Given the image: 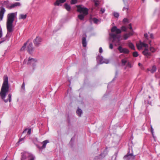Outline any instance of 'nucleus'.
Masks as SVG:
<instances>
[{"instance_id":"nucleus-5","label":"nucleus","mask_w":160,"mask_h":160,"mask_svg":"<svg viewBox=\"0 0 160 160\" xmlns=\"http://www.w3.org/2000/svg\"><path fill=\"white\" fill-rule=\"evenodd\" d=\"M136 46L138 50H140L144 48V50H148V45L145 43L142 42L141 40L137 41L136 43Z\"/></svg>"},{"instance_id":"nucleus-40","label":"nucleus","mask_w":160,"mask_h":160,"mask_svg":"<svg viewBox=\"0 0 160 160\" xmlns=\"http://www.w3.org/2000/svg\"><path fill=\"white\" fill-rule=\"evenodd\" d=\"M128 28L132 31V24L130 23L128 25Z\"/></svg>"},{"instance_id":"nucleus-57","label":"nucleus","mask_w":160,"mask_h":160,"mask_svg":"<svg viewBox=\"0 0 160 160\" xmlns=\"http://www.w3.org/2000/svg\"><path fill=\"white\" fill-rule=\"evenodd\" d=\"M28 51V52L29 53H31V52H32V51H30V50H29V51Z\"/></svg>"},{"instance_id":"nucleus-12","label":"nucleus","mask_w":160,"mask_h":160,"mask_svg":"<svg viewBox=\"0 0 160 160\" xmlns=\"http://www.w3.org/2000/svg\"><path fill=\"white\" fill-rule=\"evenodd\" d=\"M0 9H1L0 11V19L1 20H2L3 18L4 14L6 11V10L5 8L2 6L0 7Z\"/></svg>"},{"instance_id":"nucleus-47","label":"nucleus","mask_w":160,"mask_h":160,"mask_svg":"<svg viewBox=\"0 0 160 160\" xmlns=\"http://www.w3.org/2000/svg\"><path fill=\"white\" fill-rule=\"evenodd\" d=\"M144 36L145 37L147 38L148 37V35L147 33H145L144 34Z\"/></svg>"},{"instance_id":"nucleus-55","label":"nucleus","mask_w":160,"mask_h":160,"mask_svg":"<svg viewBox=\"0 0 160 160\" xmlns=\"http://www.w3.org/2000/svg\"><path fill=\"white\" fill-rule=\"evenodd\" d=\"M99 50H102V48L101 47H100L99 48Z\"/></svg>"},{"instance_id":"nucleus-11","label":"nucleus","mask_w":160,"mask_h":160,"mask_svg":"<svg viewBox=\"0 0 160 160\" xmlns=\"http://www.w3.org/2000/svg\"><path fill=\"white\" fill-rule=\"evenodd\" d=\"M37 62V60L36 59L29 58L28 60L27 64H32L33 67H34L36 65V62Z\"/></svg>"},{"instance_id":"nucleus-49","label":"nucleus","mask_w":160,"mask_h":160,"mask_svg":"<svg viewBox=\"0 0 160 160\" xmlns=\"http://www.w3.org/2000/svg\"><path fill=\"white\" fill-rule=\"evenodd\" d=\"M3 3L5 4H8V2H7V1H4V2H3Z\"/></svg>"},{"instance_id":"nucleus-37","label":"nucleus","mask_w":160,"mask_h":160,"mask_svg":"<svg viewBox=\"0 0 160 160\" xmlns=\"http://www.w3.org/2000/svg\"><path fill=\"white\" fill-rule=\"evenodd\" d=\"M2 35V29L0 27V38H1Z\"/></svg>"},{"instance_id":"nucleus-22","label":"nucleus","mask_w":160,"mask_h":160,"mask_svg":"<svg viewBox=\"0 0 160 160\" xmlns=\"http://www.w3.org/2000/svg\"><path fill=\"white\" fill-rule=\"evenodd\" d=\"M29 39H28L23 45L20 50H25L26 48V46L29 42Z\"/></svg>"},{"instance_id":"nucleus-17","label":"nucleus","mask_w":160,"mask_h":160,"mask_svg":"<svg viewBox=\"0 0 160 160\" xmlns=\"http://www.w3.org/2000/svg\"><path fill=\"white\" fill-rule=\"evenodd\" d=\"M128 47L132 49L135 50V47L131 41H128Z\"/></svg>"},{"instance_id":"nucleus-27","label":"nucleus","mask_w":160,"mask_h":160,"mask_svg":"<svg viewBox=\"0 0 160 160\" xmlns=\"http://www.w3.org/2000/svg\"><path fill=\"white\" fill-rule=\"evenodd\" d=\"M27 130H28V131L27 132L28 134L29 135L31 133V128H29V129L26 128V129H25L23 131V133H24Z\"/></svg>"},{"instance_id":"nucleus-26","label":"nucleus","mask_w":160,"mask_h":160,"mask_svg":"<svg viewBox=\"0 0 160 160\" xmlns=\"http://www.w3.org/2000/svg\"><path fill=\"white\" fill-rule=\"evenodd\" d=\"M129 37V35L128 33L124 34L123 37V39L124 40H127Z\"/></svg>"},{"instance_id":"nucleus-3","label":"nucleus","mask_w":160,"mask_h":160,"mask_svg":"<svg viewBox=\"0 0 160 160\" xmlns=\"http://www.w3.org/2000/svg\"><path fill=\"white\" fill-rule=\"evenodd\" d=\"M17 12L14 13H11L8 14L7 19V28L8 33L11 32H13V23L15 17L16 16ZM8 34L6 35V37L8 36Z\"/></svg>"},{"instance_id":"nucleus-8","label":"nucleus","mask_w":160,"mask_h":160,"mask_svg":"<svg viewBox=\"0 0 160 160\" xmlns=\"http://www.w3.org/2000/svg\"><path fill=\"white\" fill-rule=\"evenodd\" d=\"M96 58L97 62L100 64L103 63L108 64L109 62L108 60L103 59V57L99 55H98Z\"/></svg>"},{"instance_id":"nucleus-16","label":"nucleus","mask_w":160,"mask_h":160,"mask_svg":"<svg viewBox=\"0 0 160 160\" xmlns=\"http://www.w3.org/2000/svg\"><path fill=\"white\" fill-rule=\"evenodd\" d=\"M20 3L19 2H16L15 3L12 4L10 6H9L8 8L11 9L13 8H14L17 6H20Z\"/></svg>"},{"instance_id":"nucleus-43","label":"nucleus","mask_w":160,"mask_h":160,"mask_svg":"<svg viewBox=\"0 0 160 160\" xmlns=\"http://www.w3.org/2000/svg\"><path fill=\"white\" fill-rule=\"evenodd\" d=\"M66 0H59L61 3H63L66 1Z\"/></svg>"},{"instance_id":"nucleus-48","label":"nucleus","mask_w":160,"mask_h":160,"mask_svg":"<svg viewBox=\"0 0 160 160\" xmlns=\"http://www.w3.org/2000/svg\"><path fill=\"white\" fill-rule=\"evenodd\" d=\"M150 37L151 38H153V35L152 34H151L150 35Z\"/></svg>"},{"instance_id":"nucleus-32","label":"nucleus","mask_w":160,"mask_h":160,"mask_svg":"<svg viewBox=\"0 0 160 160\" xmlns=\"http://www.w3.org/2000/svg\"><path fill=\"white\" fill-rule=\"evenodd\" d=\"M122 22L124 23H129L128 19L127 18H124L122 21Z\"/></svg>"},{"instance_id":"nucleus-41","label":"nucleus","mask_w":160,"mask_h":160,"mask_svg":"<svg viewBox=\"0 0 160 160\" xmlns=\"http://www.w3.org/2000/svg\"><path fill=\"white\" fill-rule=\"evenodd\" d=\"M21 88L22 89H25V83L24 82H23V83L22 84Z\"/></svg>"},{"instance_id":"nucleus-53","label":"nucleus","mask_w":160,"mask_h":160,"mask_svg":"<svg viewBox=\"0 0 160 160\" xmlns=\"http://www.w3.org/2000/svg\"><path fill=\"white\" fill-rule=\"evenodd\" d=\"M74 138H71V141H72V140H74Z\"/></svg>"},{"instance_id":"nucleus-52","label":"nucleus","mask_w":160,"mask_h":160,"mask_svg":"<svg viewBox=\"0 0 160 160\" xmlns=\"http://www.w3.org/2000/svg\"><path fill=\"white\" fill-rule=\"evenodd\" d=\"M151 131H152V134H153V129L152 128V126H151Z\"/></svg>"},{"instance_id":"nucleus-59","label":"nucleus","mask_w":160,"mask_h":160,"mask_svg":"<svg viewBox=\"0 0 160 160\" xmlns=\"http://www.w3.org/2000/svg\"><path fill=\"white\" fill-rule=\"evenodd\" d=\"M68 122L69 123V122H70V120H69V119H68Z\"/></svg>"},{"instance_id":"nucleus-35","label":"nucleus","mask_w":160,"mask_h":160,"mask_svg":"<svg viewBox=\"0 0 160 160\" xmlns=\"http://www.w3.org/2000/svg\"><path fill=\"white\" fill-rule=\"evenodd\" d=\"M93 21L94 23H97L98 22V19L94 18H93Z\"/></svg>"},{"instance_id":"nucleus-36","label":"nucleus","mask_w":160,"mask_h":160,"mask_svg":"<svg viewBox=\"0 0 160 160\" xmlns=\"http://www.w3.org/2000/svg\"><path fill=\"white\" fill-rule=\"evenodd\" d=\"M138 55V52H135L133 53V55L134 57H137Z\"/></svg>"},{"instance_id":"nucleus-30","label":"nucleus","mask_w":160,"mask_h":160,"mask_svg":"<svg viewBox=\"0 0 160 160\" xmlns=\"http://www.w3.org/2000/svg\"><path fill=\"white\" fill-rule=\"evenodd\" d=\"M78 0H71L70 1V3L71 4H74L77 3Z\"/></svg>"},{"instance_id":"nucleus-60","label":"nucleus","mask_w":160,"mask_h":160,"mask_svg":"<svg viewBox=\"0 0 160 160\" xmlns=\"http://www.w3.org/2000/svg\"><path fill=\"white\" fill-rule=\"evenodd\" d=\"M143 2H144L145 0H142Z\"/></svg>"},{"instance_id":"nucleus-38","label":"nucleus","mask_w":160,"mask_h":160,"mask_svg":"<svg viewBox=\"0 0 160 160\" xmlns=\"http://www.w3.org/2000/svg\"><path fill=\"white\" fill-rule=\"evenodd\" d=\"M129 35V36L130 37V36H132V35H133V34H134V32H133V30L130 32H129V33H128Z\"/></svg>"},{"instance_id":"nucleus-61","label":"nucleus","mask_w":160,"mask_h":160,"mask_svg":"<svg viewBox=\"0 0 160 160\" xmlns=\"http://www.w3.org/2000/svg\"><path fill=\"white\" fill-rule=\"evenodd\" d=\"M159 84L160 85V82L159 83Z\"/></svg>"},{"instance_id":"nucleus-62","label":"nucleus","mask_w":160,"mask_h":160,"mask_svg":"<svg viewBox=\"0 0 160 160\" xmlns=\"http://www.w3.org/2000/svg\"><path fill=\"white\" fill-rule=\"evenodd\" d=\"M6 158H5L4 160H6Z\"/></svg>"},{"instance_id":"nucleus-29","label":"nucleus","mask_w":160,"mask_h":160,"mask_svg":"<svg viewBox=\"0 0 160 160\" xmlns=\"http://www.w3.org/2000/svg\"><path fill=\"white\" fill-rule=\"evenodd\" d=\"M124 3L125 6H129V4L128 3V0H122Z\"/></svg>"},{"instance_id":"nucleus-2","label":"nucleus","mask_w":160,"mask_h":160,"mask_svg":"<svg viewBox=\"0 0 160 160\" xmlns=\"http://www.w3.org/2000/svg\"><path fill=\"white\" fill-rule=\"evenodd\" d=\"M111 32L109 34L110 39L112 40L114 46H118V50H120V35H118L120 34V29L114 26L111 29Z\"/></svg>"},{"instance_id":"nucleus-10","label":"nucleus","mask_w":160,"mask_h":160,"mask_svg":"<svg viewBox=\"0 0 160 160\" xmlns=\"http://www.w3.org/2000/svg\"><path fill=\"white\" fill-rule=\"evenodd\" d=\"M42 38L39 36H37L33 40V43L36 47H38L42 42Z\"/></svg>"},{"instance_id":"nucleus-7","label":"nucleus","mask_w":160,"mask_h":160,"mask_svg":"<svg viewBox=\"0 0 160 160\" xmlns=\"http://www.w3.org/2000/svg\"><path fill=\"white\" fill-rule=\"evenodd\" d=\"M135 157V156L133 155L132 149H131V151L129 149L128 153L123 158L124 160H134Z\"/></svg>"},{"instance_id":"nucleus-9","label":"nucleus","mask_w":160,"mask_h":160,"mask_svg":"<svg viewBox=\"0 0 160 160\" xmlns=\"http://www.w3.org/2000/svg\"><path fill=\"white\" fill-rule=\"evenodd\" d=\"M122 65L125 66V69H126L127 68H131L132 67V65L127 59H125L122 60Z\"/></svg>"},{"instance_id":"nucleus-50","label":"nucleus","mask_w":160,"mask_h":160,"mask_svg":"<svg viewBox=\"0 0 160 160\" xmlns=\"http://www.w3.org/2000/svg\"><path fill=\"white\" fill-rule=\"evenodd\" d=\"M118 72H116L115 76V78H114V79H115V78H117V76H118Z\"/></svg>"},{"instance_id":"nucleus-15","label":"nucleus","mask_w":160,"mask_h":160,"mask_svg":"<svg viewBox=\"0 0 160 160\" xmlns=\"http://www.w3.org/2000/svg\"><path fill=\"white\" fill-rule=\"evenodd\" d=\"M157 69V68L155 66H153L151 68H148L147 70L148 71H150L151 73H153Z\"/></svg>"},{"instance_id":"nucleus-42","label":"nucleus","mask_w":160,"mask_h":160,"mask_svg":"<svg viewBox=\"0 0 160 160\" xmlns=\"http://www.w3.org/2000/svg\"><path fill=\"white\" fill-rule=\"evenodd\" d=\"M101 11L102 12V13H104L105 11V8H102L101 9Z\"/></svg>"},{"instance_id":"nucleus-34","label":"nucleus","mask_w":160,"mask_h":160,"mask_svg":"<svg viewBox=\"0 0 160 160\" xmlns=\"http://www.w3.org/2000/svg\"><path fill=\"white\" fill-rule=\"evenodd\" d=\"M113 15L115 17L118 18L119 16V14L118 13L114 12L113 13Z\"/></svg>"},{"instance_id":"nucleus-14","label":"nucleus","mask_w":160,"mask_h":160,"mask_svg":"<svg viewBox=\"0 0 160 160\" xmlns=\"http://www.w3.org/2000/svg\"><path fill=\"white\" fill-rule=\"evenodd\" d=\"M49 142L48 140H45L42 142L43 145L41 147L38 146V148L40 150H42L45 148L47 144Z\"/></svg>"},{"instance_id":"nucleus-45","label":"nucleus","mask_w":160,"mask_h":160,"mask_svg":"<svg viewBox=\"0 0 160 160\" xmlns=\"http://www.w3.org/2000/svg\"><path fill=\"white\" fill-rule=\"evenodd\" d=\"M24 139V138H21L20 139H19L18 141V143H19V142H20L21 141L23 140Z\"/></svg>"},{"instance_id":"nucleus-4","label":"nucleus","mask_w":160,"mask_h":160,"mask_svg":"<svg viewBox=\"0 0 160 160\" xmlns=\"http://www.w3.org/2000/svg\"><path fill=\"white\" fill-rule=\"evenodd\" d=\"M21 160H34L35 157L31 153L27 152H24L21 153Z\"/></svg>"},{"instance_id":"nucleus-28","label":"nucleus","mask_w":160,"mask_h":160,"mask_svg":"<svg viewBox=\"0 0 160 160\" xmlns=\"http://www.w3.org/2000/svg\"><path fill=\"white\" fill-rule=\"evenodd\" d=\"M128 9H129V6H125L124 7H123V8L122 10L123 11L126 10L127 12V13H128Z\"/></svg>"},{"instance_id":"nucleus-46","label":"nucleus","mask_w":160,"mask_h":160,"mask_svg":"<svg viewBox=\"0 0 160 160\" xmlns=\"http://www.w3.org/2000/svg\"><path fill=\"white\" fill-rule=\"evenodd\" d=\"M129 51H121L120 52L121 53L123 52L125 53H128L129 52Z\"/></svg>"},{"instance_id":"nucleus-18","label":"nucleus","mask_w":160,"mask_h":160,"mask_svg":"<svg viewBox=\"0 0 160 160\" xmlns=\"http://www.w3.org/2000/svg\"><path fill=\"white\" fill-rule=\"evenodd\" d=\"M150 51H143L142 53L147 57H148L151 55V52Z\"/></svg>"},{"instance_id":"nucleus-24","label":"nucleus","mask_w":160,"mask_h":160,"mask_svg":"<svg viewBox=\"0 0 160 160\" xmlns=\"http://www.w3.org/2000/svg\"><path fill=\"white\" fill-rule=\"evenodd\" d=\"M27 16V14L24 15V14H21L20 15V17H19V19H23L24 20L26 18Z\"/></svg>"},{"instance_id":"nucleus-20","label":"nucleus","mask_w":160,"mask_h":160,"mask_svg":"<svg viewBox=\"0 0 160 160\" xmlns=\"http://www.w3.org/2000/svg\"><path fill=\"white\" fill-rule=\"evenodd\" d=\"M64 8L68 11H70L71 9V7L67 3H65L64 4Z\"/></svg>"},{"instance_id":"nucleus-23","label":"nucleus","mask_w":160,"mask_h":160,"mask_svg":"<svg viewBox=\"0 0 160 160\" xmlns=\"http://www.w3.org/2000/svg\"><path fill=\"white\" fill-rule=\"evenodd\" d=\"M86 15H84L82 13V14H80L78 15V18L81 20H83L84 19L85 16Z\"/></svg>"},{"instance_id":"nucleus-13","label":"nucleus","mask_w":160,"mask_h":160,"mask_svg":"<svg viewBox=\"0 0 160 160\" xmlns=\"http://www.w3.org/2000/svg\"><path fill=\"white\" fill-rule=\"evenodd\" d=\"M83 37L82 38V46L84 47H85L87 45L86 38L87 36L86 33L83 35Z\"/></svg>"},{"instance_id":"nucleus-21","label":"nucleus","mask_w":160,"mask_h":160,"mask_svg":"<svg viewBox=\"0 0 160 160\" xmlns=\"http://www.w3.org/2000/svg\"><path fill=\"white\" fill-rule=\"evenodd\" d=\"M76 113L79 117H81L82 114V112L80 108H78V109L76 111Z\"/></svg>"},{"instance_id":"nucleus-51","label":"nucleus","mask_w":160,"mask_h":160,"mask_svg":"<svg viewBox=\"0 0 160 160\" xmlns=\"http://www.w3.org/2000/svg\"><path fill=\"white\" fill-rule=\"evenodd\" d=\"M121 50H128V49L125 48H123L121 47Z\"/></svg>"},{"instance_id":"nucleus-33","label":"nucleus","mask_w":160,"mask_h":160,"mask_svg":"<svg viewBox=\"0 0 160 160\" xmlns=\"http://www.w3.org/2000/svg\"><path fill=\"white\" fill-rule=\"evenodd\" d=\"M127 30V28L125 26H122L121 28V31H126Z\"/></svg>"},{"instance_id":"nucleus-56","label":"nucleus","mask_w":160,"mask_h":160,"mask_svg":"<svg viewBox=\"0 0 160 160\" xmlns=\"http://www.w3.org/2000/svg\"><path fill=\"white\" fill-rule=\"evenodd\" d=\"M103 51H99V52L100 54H101L102 52Z\"/></svg>"},{"instance_id":"nucleus-19","label":"nucleus","mask_w":160,"mask_h":160,"mask_svg":"<svg viewBox=\"0 0 160 160\" xmlns=\"http://www.w3.org/2000/svg\"><path fill=\"white\" fill-rule=\"evenodd\" d=\"M33 47L32 43L30 42L27 46V50H33Z\"/></svg>"},{"instance_id":"nucleus-25","label":"nucleus","mask_w":160,"mask_h":160,"mask_svg":"<svg viewBox=\"0 0 160 160\" xmlns=\"http://www.w3.org/2000/svg\"><path fill=\"white\" fill-rule=\"evenodd\" d=\"M93 1L94 2V5L95 7H97L99 5L100 1L97 0H93Z\"/></svg>"},{"instance_id":"nucleus-39","label":"nucleus","mask_w":160,"mask_h":160,"mask_svg":"<svg viewBox=\"0 0 160 160\" xmlns=\"http://www.w3.org/2000/svg\"><path fill=\"white\" fill-rule=\"evenodd\" d=\"M113 44H112V43H110V45H109V48L111 49H113Z\"/></svg>"},{"instance_id":"nucleus-44","label":"nucleus","mask_w":160,"mask_h":160,"mask_svg":"<svg viewBox=\"0 0 160 160\" xmlns=\"http://www.w3.org/2000/svg\"><path fill=\"white\" fill-rule=\"evenodd\" d=\"M2 39H3V40L2 41H0V43H2V42H3L5 41L6 40V39L4 38H2Z\"/></svg>"},{"instance_id":"nucleus-31","label":"nucleus","mask_w":160,"mask_h":160,"mask_svg":"<svg viewBox=\"0 0 160 160\" xmlns=\"http://www.w3.org/2000/svg\"><path fill=\"white\" fill-rule=\"evenodd\" d=\"M60 2L59 0H57L54 3L55 6H59L60 5Z\"/></svg>"},{"instance_id":"nucleus-54","label":"nucleus","mask_w":160,"mask_h":160,"mask_svg":"<svg viewBox=\"0 0 160 160\" xmlns=\"http://www.w3.org/2000/svg\"><path fill=\"white\" fill-rule=\"evenodd\" d=\"M153 49V48L152 47H150V50H151L152 49Z\"/></svg>"},{"instance_id":"nucleus-6","label":"nucleus","mask_w":160,"mask_h":160,"mask_svg":"<svg viewBox=\"0 0 160 160\" xmlns=\"http://www.w3.org/2000/svg\"><path fill=\"white\" fill-rule=\"evenodd\" d=\"M82 5H76L77 8V11L80 13H82L85 15H87L88 14V8L84 7H82Z\"/></svg>"},{"instance_id":"nucleus-58","label":"nucleus","mask_w":160,"mask_h":160,"mask_svg":"<svg viewBox=\"0 0 160 160\" xmlns=\"http://www.w3.org/2000/svg\"><path fill=\"white\" fill-rule=\"evenodd\" d=\"M138 65H139V66H140L141 64L140 63H138Z\"/></svg>"},{"instance_id":"nucleus-1","label":"nucleus","mask_w":160,"mask_h":160,"mask_svg":"<svg viewBox=\"0 0 160 160\" xmlns=\"http://www.w3.org/2000/svg\"><path fill=\"white\" fill-rule=\"evenodd\" d=\"M8 78L7 75H5L3 77V82L1 87L0 96L2 100L6 103L8 102H11L12 101V94L10 93L8 95V98L5 99L7 94L9 90Z\"/></svg>"}]
</instances>
